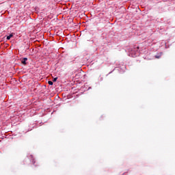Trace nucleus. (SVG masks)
Instances as JSON below:
<instances>
[{"label": "nucleus", "mask_w": 175, "mask_h": 175, "mask_svg": "<svg viewBox=\"0 0 175 175\" xmlns=\"http://www.w3.org/2000/svg\"><path fill=\"white\" fill-rule=\"evenodd\" d=\"M130 55L133 57H137V53L135 52L134 51H131Z\"/></svg>", "instance_id": "f257e3e1"}, {"label": "nucleus", "mask_w": 175, "mask_h": 175, "mask_svg": "<svg viewBox=\"0 0 175 175\" xmlns=\"http://www.w3.org/2000/svg\"><path fill=\"white\" fill-rule=\"evenodd\" d=\"M27 61H28V58L24 57V58L22 59L21 62H22V64H23V65H27Z\"/></svg>", "instance_id": "f03ea898"}, {"label": "nucleus", "mask_w": 175, "mask_h": 175, "mask_svg": "<svg viewBox=\"0 0 175 175\" xmlns=\"http://www.w3.org/2000/svg\"><path fill=\"white\" fill-rule=\"evenodd\" d=\"M12 38H13V34H10L8 36H7V40H10Z\"/></svg>", "instance_id": "7ed1b4c3"}, {"label": "nucleus", "mask_w": 175, "mask_h": 175, "mask_svg": "<svg viewBox=\"0 0 175 175\" xmlns=\"http://www.w3.org/2000/svg\"><path fill=\"white\" fill-rule=\"evenodd\" d=\"M48 84H49V85H53V81H48Z\"/></svg>", "instance_id": "20e7f679"}, {"label": "nucleus", "mask_w": 175, "mask_h": 175, "mask_svg": "<svg viewBox=\"0 0 175 175\" xmlns=\"http://www.w3.org/2000/svg\"><path fill=\"white\" fill-rule=\"evenodd\" d=\"M155 58H161V56L155 55Z\"/></svg>", "instance_id": "39448f33"}, {"label": "nucleus", "mask_w": 175, "mask_h": 175, "mask_svg": "<svg viewBox=\"0 0 175 175\" xmlns=\"http://www.w3.org/2000/svg\"><path fill=\"white\" fill-rule=\"evenodd\" d=\"M58 78H54L53 81H55Z\"/></svg>", "instance_id": "423d86ee"}]
</instances>
